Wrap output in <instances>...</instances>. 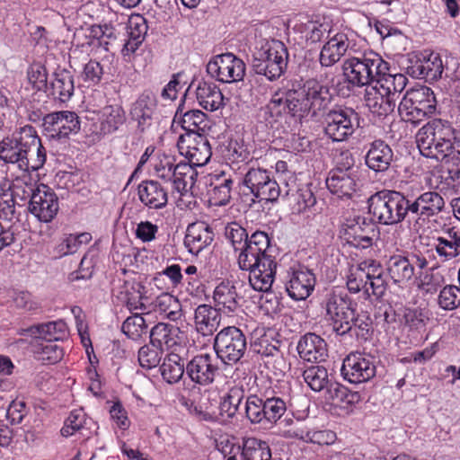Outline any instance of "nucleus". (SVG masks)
<instances>
[{
    "mask_svg": "<svg viewBox=\"0 0 460 460\" xmlns=\"http://www.w3.org/2000/svg\"><path fill=\"white\" fill-rule=\"evenodd\" d=\"M454 128L440 119H435L420 128L416 143L420 154L445 163L460 161V149L455 146Z\"/></svg>",
    "mask_w": 460,
    "mask_h": 460,
    "instance_id": "20e7f679",
    "label": "nucleus"
},
{
    "mask_svg": "<svg viewBox=\"0 0 460 460\" xmlns=\"http://www.w3.org/2000/svg\"><path fill=\"white\" fill-rule=\"evenodd\" d=\"M398 111L402 120L411 124H418L436 114L437 100L433 91L424 85L407 90L399 103Z\"/></svg>",
    "mask_w": 460,
    "mask_h": 460,
    "instance_id": "6e6552de",
    "label": "nucleus"
},
{
    "mask_svg": "<svg viewBox=\"0 0 460 460\" xmlns=\"http://www.w3.org/2000/svg\"><path fill=\"white\" fill-rule=\"evenodd\" d=\"M341 372L351 384L367 382L376 376L375 360L369 355L351 352L344 358Z\"/></svg>",
    "mask_w": 460,
    "mask_h": 460,
    "instance_id": "f3484780",
    "label": "nucleus"
},
{
    "mask_svg": "<svg viewBox=\"0 0 460 460\" xmlns=\"http://www.w3.org/2000/svg\"><path fill=\"white\" fill-rule=\"evenodd\" d=\"M288 278L286 291L291 298L304 300L311 295L316 281L312 270L303 266L291 268Z\"/></svg>",
    "mask_w": 460,
    "mask_h": 460,
    "instance_id": "b1692460",
    "label": "nucleus"
},
{
    "mask_svg": "<svg viewBox=\"0 0 460 460\" xmlns=\"http://www.w3.org/2000/svg\"><path fill=\"white\" fill-rule=\"evenodd\" d=\"M28 79L37 91L48 90V73L46 67L40 63H34L28 70Z\"/></svg>",
    "mask_w": 460,
    "mask_h": 460,
    "instance_id": "0e129e2a",
    "label": "nucleus"
},
{
    "mask_svg": "<svg viewBox=\"0 0 460 460\" xmlns=\"http://www.w3.org/2000/svg\"><path fill=\"white\" fill-rule=\"evenodd\" d=\"M438 305L445 310H453L460 306V288L455 285L445 286L440 290Z\"/></svg>",
    "mask_w": 460,
    "mask_h": 460,
    "instance_id": "680f3d73",
    "label": "nucleus"
},
{
    "mask_svg": "<svg viewBox=\"0 0 460 460\" xmlns=\"http://www.w3.org/2000/svg\"><path fill=\"white\" fill-rule=\"evenodd\" d=\"M385 71L389 64L374 51H367L349 58L342 64V72L346 82L353 87H368Z\"/></svg>",
    "mask_w": 460,
    "mask_h": 460,
    "instance_id": "423d86ee",
    "label": "nucleus"
},
{
    "mask_svg": "<svg viewBox=\"0 0 460 460\" xmlns=\"http://www.w3.org/2000/svg\"><path fill=\"white\" fill-rule=\"evenodd\" d=\"M171 181L174 190L181 195L190 190L198 177V172L191 164L180 162L173 167Z\"/></svg>",
    "mask_w": 460,
    "mask_h": 460,
    "instance_id": "a19ab883",
    "label": "nucleus"
},
{
    "mask_svg": "<svg viewBox=\"0 0 460 460\" xmlns=\"http://www.w3.org/2000/svg\"><path fill=\"white\" fill-rule=\"evenodd\" d=\"M252 55V67L257 75L274 81L287 69L288 52L285 44L279 40H261Z\"/></svg>",
    "mask_w": 460,
    "mask_h": 460,
    "instance_id": "0eeeda50",
    "label": "nucleus"
},
{
    "mask_svg": "<svg viewBox=\"0 0 460 460\" xmlns=\"http://www.w3.org/2000/svg\"><path fill=\"white\" fill-rule=\"evenodd\" d=\"M89 37L93 40V45L101 47L105 50H109L111 40H115L114 29L107 24L93 25L90 28Z\"/></svg>",
    "mask_w": 460,
    "mask_h": 460,
    "instance_id": "bf43d9fd",
    "label": "nucleus"
},
{
    "mask_svg": "<svg viewBox=\"0 0 460 460\" xmlns=\"http://www.w3.org/2000/svg\"><path fill=\"white\" fill-rule=\"evenodd\" d=\"M287 408V402L280 397L262 399L251 395L246 399L244 411L252 423H277L286 413Z\"/></svg>",
    "mask_w": 460,
    "mask_h": 460,
    "instance_id": "ddd939ff",
    "label": "nucleus"
},
{
    "mask_svg": "<svg viewBox=\"0 0 460 460\" xmlns=\"http://www.w3.org/2000/svg\"><path fill=\"white\" fill-rule=\"evenodd\" d=\"M359 398L358 393L351 392L339 383H331L326 389V399L341 408L357 403Z\"/></svg>",
    "mask_w": 460,
    "mask_h": 460,
    "instance_id": "a18cd8bd",
    "label": "nucleus"
},
{
    "mask_svg": "<svg viewBox=\"0 0 460 460\" xmlns=\"http://www.w3.org/2000/svg\"><path fill=\"white\" fill-rule=\"evenodd\" d=\"M163 350L145 345L138 350V361L142 367L151 369L159 365Z\"/></svg>",
    "mask_w": 460,
    "mask_h": 460,
    "instance_id": "69168bd1",
    "label": "nucleus"
},
{
    "mask_svg": "<svg viewBox=\"0 0 460 460\" xmlns=\"http://www.w3.org/2000/svg\"><path fill=\"white\" fill-rule=\"evenodd\" d=\"M368 211L379 224L391 226L402 222L411 215L407 187L401 191L382 190L368 199Z\"/></svg>",
    "mask_w": 460,
    "mask_h": 460,
    "instance_id": "39448f33",
    "label": "nucleus"
},
{
    "mask_svg": "<svg viewBox=\"0 0 460 460\" xmlns=\"http://www.w3.org/2000/svg\"><path fill=\"white\" fill-rule=\"evenodd\" d=\"M116 299L126 305L129 311L147 310L148 297L146 296V287L137 280H126L113 290Z\"/></svg>",
    "mask_w": 460,
    "mask_h": 460,
    "instance_id": "5701e85b",
    "label": "nucleus"
},
{
    "mask_svg": "<svg viewBox=\"0 0 460 460\" xmlns=\"http://www.w3.org/2000/svg\"><path fill=\"white\" fill-rule=\"evenodd\" d=\"M332 96L328 86L315 80H306L303 84L292 83L274 92L269 102L262 109L265 120L276 122L283 115L296 118L313 117L325 110Z\"/></svg>",
    "mask_w": 460,
    "mask_h": 460,
    "instance_id": "f257e3e1",
    "label": "nucleus"
},
{
    "mask_svg": "<svg viewBox=\"0 0 460 460\" xmlns=\"http://www.w3.org/2000/svg\"><path fill=\"white\" fill-rule=\"evenodd\" d=\"M207 115L199 110L186 111L181 119V128L186 133L200 134L206 128Z\"/></svg>",
    "mask_w": 460,
    "mask_h": 460,
    "instance_id": "4d7b16f0",
    "label": "nucleus"
},
{
    "mask_svg": "<svg viewBox=\"0 0 460 460\" xmlns=\"http://www.w3.org/2000/svg\"><path fill=\"white\" fill-rule=\"evenodd\" d=\"M270 241L267 233L256 231L250 237L243 250L239 252L237 262L240 269H251L257 262L263 261L264 258L275 259L270 253Z\"/></svg>",
    "mask_w": 460,
    "mask_h": 460,
    "instance_id": "6ab92c4d",
    "label": "nucleus"
},
{
    "mask_svg": "<svg viewBox=\"0 0 460 460\" xmlns=\"http://www.w3.org/2000/svg\"><path fill=\"white\" fill-rule=\"evenodd\" d=\"M160 372L163 379L170 384L179 383L186 373V363L177 353L167 354L160 365Z\"/></svg>",
    "mask_w": 460,
    "mask_h": 460,
    "instance_id": "79ce46f5",
    "label": "nucleus"
},
{
    "mask_svg": "<svg viewBox=\"0 0 460 460\" xmlns=\"http://www.w3.org/2000/svg\"><path fill=\"white\" fill-rule=\"evenodd\" d=\"M207 72L212 78L221 83H237L243 80L245 64L233 53L226 52L215 56L208 63Z\"/></svg>",
    "mask_w": 460,
    "mask_h": 460,
    "instance_id": "2eb2a0df",
    "label": "nucleus"
},
{
    "mask_svg": "<svg viewBox=\"0 0 460 460\" xmlns=\"http://www.w3.org/2000/svg\"><path fill=\"white\" fill-rule=\"evenodd\" d=\"M140 201L151 209H161L167 205V190L156 181H144L137 187Z\"/></svg>",
    "mask_w": 460,
    "mask_h": 460,
    "instance_id": "c756f323",
    "label": "nucleus"
},
{
    "mask_svg": "<svg viewBox=\"0 0 460 460\" xmlns=\"http://www.w3.org/2000/svg\"><path fill=\"white\" fill-rule=\"evenodd\" d=\"M407 83L408 78L404 75H391L388 71L382 74L376 82L384 93L391 95L396 102L399 99L400 93L405 89Z\"/></svg>",
    "mask_w": 460,
    "mask_h": 460,
    "instance_id": "de8ad7c7",
    "label": "nucleus"
},
{
    "mask_svg": "<svg viewBox=\"0 0 460 460\" xmlns=\"http://www.w3.org/2000/svg\"><path fill=\"white\" fill-rule=\"evenodd\" d=\"M347 167L332 169L326 179L328 190L339 198H349L356 191L357 179L350 166L353 164L351 155H346Z\"/></svg>",
    "mask_w": 460,
    "mask_h": 460,
    "instance_id": "aec40b11",
    "label": "nucleus"
},
{
    "mask_svg": "<svg viewBox=\"0 0 460 460\" xmlns=\"http://www.w3.org/2000/svg\"><path fill=\"white\" fill-rule=\"evenodd\" d=\"M394 152L390 146L381 139L369 144L365 155L367 166L376 172H386L393 161Z\"/></svg>",
    "mask_w": 460,
    "mask_h": 460,
    "instance_id": "bb28decb",
    "label": "nucleus"
},
{
    "mask_svg": "<svg viewBox=\"0 0 460 460\" xmlns=\"http://www.w3.org/2000/svg\"><path fill=\"white\" fill-rule=\"evenodd\" d=\"M58 199L56 193L47 185L36 187V193L29 204L30 212L40 221L49 223L58 211Z\"/></svg>",
    "mask_w": 460,
    "mask_h": 460,
    "instance_id": "412c9836",
    "label": "nucleus"
},
{
    "mask_svg": "<svg viewBox=\"0 0 460 460\" xmlns=\"http://www.w3.org/2000/svg\"><path fill=\"white\" fill-rule=\"evenodd\" d=\"M349 47L346 34L337 33L323 46L319 61L323 66H333L343 57Z\"/></svg>",
    "mask_w": 460,
    "mask_h": 460,
    "instance_id": "2f4dec72",
    "label": "nucleus"
},
{
    "mask_svg": "<svg viewBox=\"0 0 460 460\" xmlns=\"http://www.w3.org/2000/svg\"><path fill=\"white\" fill-rule=\"evenodd\" d=\"M213 298L217 309L225 314L234 313L240 307L241 296L235 286L229 281H223L216 287Z\"/></svg>",
    "mask_w": 460,
    "mask_h": 460,
    "instance_id": "f704fd0d",
    "label": "nucleus"
},
{
    "mask_svg": "<svg viewBox=\"0 0 460 460\" xmlns=\"http://www.w3.org/2000/svg\"><path fill=\"white\" fill-rule=\"evenodd\" d=\"M243 183L254 197L252 201L257 199L275 202L282 192L272 172L261 167L249 168L243 176Z\"/></svg>",
    "mask_w": 460,
    "mask_h": 460,
    "instance_id": "f8f14e48",
    "label": "nucleus"
},
{
    "mask_svg": "<svg viewBox=\"0 0 460 460\" xmlns=\"http://www.w3.org/2000/svg\"><path fill=\"white\" fill-rule=\"evenodd\" d=\"M214 239L211 228L204 223H194L188 226L184 244L192 254L199 253L210 245Z\"/></svg>",
    "mask_w": 460,
    "mask_h": 460,
    "instance_id": "7c9ffc66",
    "label": "nucleus"
},
{
    "mask_svg": "<svg viewBox=\"0 0 460 460\" xmlns=\"http://www.w3.org/2000/svg\"><path fill=\"white\" fill-rule=\"evenodd\" d=\"M198 104L206 111H216L225 106L224 95L218 86L204 80H199L195 87Z\"/></svg>",
    "mask_w": 460,
    "mask_h": 460,
    "instance_id": "c85d7f7f",
    "label": "nucleus"
},
{
    "mask_svg": "<svg viewBox=\"0 0 460 460\" xmlns=\"http://www.w3.org/2000/svg\"><path fill=\"white\" fill-rule=\"evenodd\" d=\"M276 269L277 262L275 259L266 257L263 261L255 263L251 269L241 270L250 271L249 282L254 290L268 292L274 282Z\"/></svg>",
    "mask_w": 460,
    "mask_h": 460,
    "instance_id": "393cba45",
    "label": "nucleus"
},
{
    "mask_svg": "<svg viewBox=\"0 0 460 460\" xmlns=\"http://www.w3.org/2000/svg\"><path fill=\"white\" fill-rule=\"evenodd\" d=\"M435 251L444 261L456 258L460 254V231L456 227L443 230V235L436 239Z\"/></svg>",
    "mask_w": 460,
    "mask_h": 460,
    "instance_id": "c9c22d12",
    "label": "nucleus"
},
{
    "mask_svg": "<svg viewBox=\"0 0 460 460\" xmlns=\"http://www.w3.org/2000/svg\"><path fill=\"white\" fill-rule=\"evenodd\" d=\"M409 69L415 77L436 81L441 77L444 66L440 56L432 52L419 58Z\"/></svg>",
    "mask_w": 460,
    "mask_h": 460,
    "instance_id": "473e14b6",
    "label": "nucleus"
},
{
    "mask_svg": "<svg viewBox=\"0 0 460 460\" xmlns=\"http://www.w3.org/2000/svg\"><path fill=\"white\" fill-rule=\"evenodd\" d=\"M46 149L31 126H25L0 142V160L13 164L25 172L40 169L46 162Z\"/></svg>",
    "mask_w": 460,
    "mask_h": 460,
    "instance_id": "7ed1b4c3",
    "label": "nucleus"
},
{
    "mask_svg": "<svg viewBox=\"0 0 460 460\" xmlns=\"http://www.w3.org/2000/svg\"><path fill=\"white\" fill-rule=\"evenodd\" d=\"M364 99L369 111L380 117L392 113L397 102L391 95L384 93L376 83L366 88Z\"/></svg>",
    "mask_w": 460,
    "mask_h": 460,
    "instance_id": "cd10ccee",
    "label": "nucleus"
},
{
    "mask_svg": "<svg viewBox=\"0 0 460 460\" xmlns=\"http://www.w3.org/2000/svg\"><path fill=\"white\" fill-rule=\"evenodd\" d=\"M11 193L8 194L18 205L19 202H25L29 200V204L31 203L32 198L36 193V188L31 183H25L17 181L13 183L10 188Z\"/></svg>",
    "mask_w": 460,
    "mask_h": 460,
    "instance_id": "338daca9",
    "label": "nucleus"
},
{
    "mask_svg": "<svg viewBox=\"0 0 460 460\" xmlns=\"http://www.w3.org/2000/svg\"><path fill=\"white\" fill-rule=\"evenodd\" d=\"M367 268V261L361 262L354 271L348 276L347 287L349 292L358 293L364 288L368 292L367 279L366 269Z\"/></svg>",
    "mask_w": 460,
    "mask_h": 460,
    "instance_id": "052dcab7",
    "label": "nucleus"
},
{
    "mask_svg": "<svg viewBox=\"0 0 460 460\" xmlns=\"http://www.w3.org/2000/svg\"><path fill=\"white\" fill-rule=\"evenodd\" d=\"M85 423V414L82 411H73L66 419L64 427L61 429V434L64 437L73 435L75 431H79L84 428Z\"/></svg>",
    "mask_w": 460,
    "mask_h": 460,
    "instance_id": "774afa93",
    "label": "nucleus"
},
{
    "mask_svg": "<svg viewBox=\"0 0 460 460\" xmlns=\"http://www.w3.org/2000/svg\"><path fill=\"white\" fill-rule=\"evenodd\" d=\"M180 329L169 323H158L150 331V343L160 350L169 349L178 343Z\"/></svg>",
    "mask_w": 460,
    "mask_h": 460,
    "instance_id": "ea45409f",
    "label": "nucleus"
},
{
    "mask_svg": "<svg viewBox=\"0 0 460 460\" xmlns=\"http://www.w3.org/2000/svg\"><path fill=\"white\" fill-rule=\"evenodd\" d=\"M359 127L360 116L349 107H335L324 117V133L333 142L346 141Z\"/></svg>",
    "mask_w": 460,
    "mask_h": 460,
    "instance_id": "1a4fd4ad",
    "label": "nucleus"
},
{
    "mask_svg": "<svg viewBox=\"0 0 460 460\" xmlns=\"http://www.w3.org/2000/svg\"><path fill=\"white\" fill-rule=\"evenodd\" d=\"M214 349L224 363H237L247 349L246 335L235 326L225 327L215 336Z\"/></svg>",
    "mask_w": 460,
    "mask_h": 460,
    "instance_id": "9b49d317",
    "label": "nucleus"
},
{
    "mask_svg": "<svg viewBox=\"0 0 460 460\" xmlns=\"http://www.w3.org/2000/svg\"><path fill=\"white\" fill-rule=\"evenodd\" d=\"M217 182L211 183L212 189L209 191L210 199L214 201L215 205L224 206L226 205L231 198V190L233 181L230 177L222 175V179L218 176Z\"/></svg>",
    "mask_w": 460,
    "mask_h": 460,
    "instance_id": "864d4df0",
    "label": "nucleus"
},
{
    "mask_svg": "<svg viewBox=\"0 0 460 460\" xmlns=\"http://www.w3.org/2000/svg\"><path fill=\"white\" fill-rule=\"evenodd\" d=\"M125 121V112L119 105L105 106L101 111V131L110 134L116 131Z\"/></svg>",
    "mask_w": 460,
    "mask_h": 460,
    "instance_id": "49530a36",
    "label": "nucleus"
},
{
    "mask_svg": "<svg viewBox=\"0 0 460 460\" xmlns=\"http://www.w3.org/2000/svg\"><path fill=\"white\" fill-rule=\"evenodd\" d=\"M303 378L308 386L314 392L327 389L331 384L328 378L327 369L323 366H312L303 372Z\"/></svg>",
    "mask_w": 460,
    "mask_h": 460,
    "instance_id": "8fccbe9b",
    "label": "nucleus"
},
{
    "mask_svg": "<svg viewBox=\"0 0 460 460\" xmlns=\"http://www.w3.org/2000/svg\"><path fill=\"white\" fill-rule=\"evenodd\" d=\"M217 358L208 353L194 356L186 363V376L199 386L211 385L219 373Z\"/></svg>",
    "mask_w": 460,
    "mask_h": 460,
    "instance_id": "a211bd4d",
    "label": "nucleus"
},
{
    "mask_svg": "<svg viewBox=\"0 0 460 460\" xmlns=\"http://www.w3.org/2000/svg\"><path fill=\"white\" fill-rule=\"evenodd\" d=\"M34 353L39 360L48 364H55L60 361L64 356L63 349L53 343V341H47L45 344L40 343L37 345Z\"/></svg>",
    "mask_w": 460,
    "mask_h": 460,
    "instance_id": "13d9d810",
    "label": "nucleus"
},
{
    "mask_svg": "<svg viewBox=\"0 0 460 460\" xmlns=\"http://www.w3.org/2000/svg\"><path fill=\"white\" fill-rule=\"evenodd\" d=\"M44 134L53 140H66L81 129L78 115L70 111H60L46 114L42 119Z\"/></svg>",
    "mask_w": 460,
    "mask_h": 460,
    "instance_id": "4468645a",
    "label": "nucleus"
},
{
    "mask_svg": "<svg viewBox=\"0 0 460 460\" xmlns=\"http://www.w3.org/2000/svg\"><path fill=\"white\" fill-rule=\"evenodd\" d=\"M284 436L318 445H331L336 439L335 433L331 430H305L300 427H294L286 430Z\"/></svg>",
    "mask_w": 460,
    "mask_h": 460,
    "instance_id": "c03bdc74",
    "label": "nucleus"
},
{
    "mask_svg": "<svg viewBox=\"0 0 460 460\" xmlns=\"http://www.w3.org/2000/svg\"><path fill=\"white\" fill-rule=\"evenodd\" d=\"M241 460H271V451L267 442L255 438L243 440V446L236 447Z\"/></svg>",
    "mask_w": 460,
    "mask_h": 460,
    "instance_id": "37998d69",
    "label": "nucleus"
},
{
    "mask_svg": "<svg viewBox=\"0 0 460 460\" xmlns=\"http://www.w3.org/2000/svg\"><path fill=\"white\" fill-rule=\"evenodd\" d=\"M326 319L338 335L349 334L367 341L372 331V320L367 313L356 312V303L345 293L331 291L323 301Z\"/></svg>",
    "mask_w": 460,
    "mask_h": 460,
    "instance_id": "f03ea898",
    "label": "nucleus"
},
{
    "mask_svg": "<svg viewBox=\"0 0 460 460\" xmlns=\"http://www.w3.org/2000/svg\"><path fill=\"white\" fill-rule=\"evenodd\" d=\"M445 277L438 268H430L418 278V288L421 291L434 294L445 284Z\"/></svg>",
    "mask_w": 460,
    "mask_h": 460,
    "instance_id": "3c124183",
    "label": "nucleus"
},
{
    "mask_svg": "<svg viewBox=\"0 0 460 460\" xmlns=\"http://www.w3.org/2000/svg\"><path fill=\"white\" fill-rule=\"evenodd\" d=\"M225 236L235 252H243L248 241L245 228L236 222L228 223L225 227Z\"/></svg>",
    "mask_w": 460,
    "mask_h": 460,
    "instance_id": "6e6d98bb",
    "label": "nucleus"
},
{
    "mask_svg": "<svg viewBox=\"0 0 460 460\" xmlns=\"http://www.w3.org/2000/svg\"><path fill=\"white\" fill-rule=\"evenodd\" d=\"M342 230L346 241L354 247L366 249L373 243L374 226L363 217L347 219Z\"/></svg>",
    "mask_w": 460,
    "mask_h": 460,
    "instance_id": "4be33fe9",
    "label": "nucleus"
},
{
    "mask_svg": "<svg viewBox=\"0 0 460 460\" xmlns=\"http://www.w3.org/2000/svg\"><path fill=\"white\" fill-rule=\"evenodd\" d=\"M419 182H411L407 186V197L410 200L411 215L418 219H429L442 213L446 202L442 195L435 190L422 191Z\"/></svg>",
    "mask_w": 460,
    "mask_h": 460,
    "instance_id": "9d476101",
    "label": "nucleus"
},
{
    "mask_svg": "<svg viewBox=\"0 0 460 460\" xmlns=\"http://www.w3.org/2000/svg\"><path fill=\"white\" fill-rule=\"evenodd\" d=\"M74 90V76L71 72L66 69H59L54 73L47 92L55 99L65 102L72 97Z\"/></svg>",
    "mask_w": 460,
    "mask_h": 460,
    "instance_id": "4c0bfd02",
    "label": "nucleus"
},
{
    "mask_svg": "<svg viewBox=\"0 0 460 460\" xmlns=\"http://www.w3.org/2000/svg\"><path fill=\"white\" fill-rule=\"evenodd\" d=\"M245 396V391L241 385L232 386L222 397L219 409L222 415L233 418L239 410L240 404Z\"/></svg>",
    "mask_w": 460,
    "mask_h": 460,
    "instance_id": "09e8293b",
    "label": "nucleus"
},
{
    "mask_svg": "<svg viewBox=\"0 0 460 460\" xmlns=\"http://www.w3.org/2000/svg\"><path fill=\"white\" fill-rule=\"evenodd\" d=\"M42 340L55 341L63 340L67 335V327L64 321H55L42 323Z\"/></svg>",
    "mask_w": 460,
    "mask_h": 460,
    "instance_id": "e2e57ef3",
    "label": "nucleus"
},
{
    "mask_svg": "<svg viewBox=\"0 0 460 460\" xmlns=\"http://www.w3.org/2000/svg\"><path fill=\"white\" fill-rule=\"evenodd\" d=\"M194 323L198 332L211 335L220 323L219 310L209 305H199L195 310Z\"/></svg>",
    "mask_w": 460,
    "mask_h": 460,
    "instance_id": "e433bc0d",
    "label": "nucleus"
},
{
    "mask_svg": "<svg viewBox=\"0 0 460 460\" xmlns=\"http://www.w3.org/2000/svg\"><path fill=\"white\" fill-rule=\"evenodd\" d=\"M368 290L376 297H381L386 289V283L382 270L375 261H367L366 269Z\"/></svg>",
    "mask_w": 460,
    "mask_h": 460,
    "instance_id": "603ef678",
    "label": "nucleus"
},
{
    "mask_svg": "<svg viewBox=\"0 0 460 460\" xmlns=\"http://www.w3.org/2000/svg\"><path fill=\"white\" fill-rule=\"evenodd\" d=\"M386 270L394 283H406L414 276L411 261L408 254L397 253L391 255L386 261Z\"/></svg>",
    "mask_w": 460,
    "mask_h": 460,
    "instance_id": "58836bf2",
    "label": "nucleus"
},
{
    "mask_svg": "<svg viewBox=\"0 0 460 460\" xmlns=\"http://www.w3.org/2000/svg\"><path fill=\"white\" fill-rule=\"evenodd\" d=\"M142 314H134L128 316L122 323L121 331L125 335L133 341H137L144 334L147 333L148 325L142 316Z\"/></svg>",
    "mask_w": 460,
    "mask_h": 460,
    "instance_id": "5fc2aeb1",
    "label": "nucleus"
},
{
    "mask_svg": "<svg viewBox=\"0 0 460 460\" xmlns=\"http://www.w3.org/2000/svg\"><path fill=\"white\" fill-rule=\"evenodd\" d=\"M155 107L156 100L151 92H144L133 104L130 114L141 131L151 126Z\"/></svg>",
    "mask_w": 460,
    "mask_h": 460,
    "instance_id": "72a5a7b5",
    "label": "nucleus"
},
{
    "mask_svg": "<svg viewBox=\"0 0 460 460\" xmlns=\"http://www.w3.org/2000/svg\"><path fill=\"white\" fill-rule=\"evenodd\" d=\"M177 146L180 154L188 159V164H191L194 167L205 165L212 155L208 139L203 134L181 135Z\"/></svg>",
    "mask_w": 460,
    "mask_h": 460,
    "instance_id": "dca6fc26",
    "label": "nucleus"
},
{
    "mask_svg": "<svg viewBox=\"0 0 460 460\" xmlns=\"http://www.w3.org/2000/svg\"><path fill=\"white\" fill-rule=\"evenodd\" d=\"M299 357L308 362H322L328 356L325 341L315 333L303 335L296 346Z\"/></svg>",
    "mask_w": 460,
    "mask_h": 460,
    "instance_id": "a878e982",
    "label": "nucleus"
}]
</instances>
